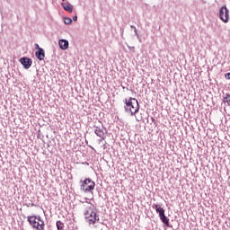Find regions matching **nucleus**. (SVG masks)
Returning a JSON list of instances; mask_svg holds the SVG:
<instances>
[{
  "label": "nucleus",
  "mask_w": 230,
  "mask_h": 230,
  "mask_svg": "<svg viewBox=\"0 0 230 230\" xmlns=\"http://www.w3.org/2000/svg\"><path fill=\"white\" fill-rule=\"evenodd\" d=\"M219 19L225 23L229 22V9H227V6L223 5L219 9Z\"/></svg>",
  "instance_id": "nucleus-5"
},
{
  "label": "nucleus",
  "mask_w": 230,
  "mask_h": 230,
  "mask_svg": "<svg viewBox=\"0 0 230 230\" xmlns=\"http://www.w3.org/2000/svg\"><path fill=\"white\" fill-rule=\"evenodd\" d=\"M56 226L58 230H64V223L62 221H57Z\"/></svg>",
  "instance_id": "nucleus-13"
},
{
  "label": "nucleus",
  "mask_w": 230,
  "mask_h": 230,
  "mask_svg": "<svg viewBox=\"0 0 230 230\" xmlns=\"http://www.w3.org/2000/svg\"><path fill=\"white\" fill-rule=\"evenodd\" d=\"M134 33H135L136 37L139 38V34L137 33V28L134 29Z\"/></svg>",
  "instance_id": "nucleus-18"
},
{
  "label": "nucleus",
  "mask_w": 230,
  "mask_h": 230,
  "mask_svg": "<svg viewBox=\"0 0 230 230\" xmlns=\"http://www.w3.org/2000/svg\"><path fill=\"white\" fill-rule=\"evenodd\" d=\"M223 102L227 103V105H230V94L226 93L225 96L223 97Z\"/></svg>",
  "instance_id": "nucleus-12"
},
{
  "label": "nucleus",
  "mask_w": 230,
  "mask_h": 230,
  "mask_svg": "<svg viewBox=\"0 0 230 230\" xmlns=\"http://www.w3.org/2000/svg\"><path fill=\"white\" fill-rule=\"evenodd\" d=\"M94 127V134L98 136V137H104L105 136V131L107 130L106 128H103V126L98 127V126H93ZM103 128L105 131H103Z\"/></svg>",
  "instance_id": "nucleus-7"
},
{
  "label": "nucleus",
  "mask_w": 230,
  "mask_h": 230,
  "mask_svg": "<svg viewBox=\"0 0 230 230\" xmlns=\"http://www.w3.org/2000/svg\"><path fill=\"white\" fill-rule=\"evenodd\" d=\"M73 21H74L75 22H76V21H78V16H76V15L74 16V17H73Z\"/></svg>",
  "instance_id": "nucleus-19"
},
{
  "label": "nucleus",
  "mask_w": 230,
  "mask_h": 230,
  "mask_svg": "<svg viewBox=\"0 0 230 230\" xmlns=\"http://www.w3.org/2000/svg\"><path fill=\"white\" fill-rule=\"evenodd\" d=\"M81 190L84 191V193H93L96 183L92 181L90 178H86L84 181H81Z\"/></svg>",
  "instance_id": "nucleus-4"
},
{
  "label": "nucleus",
  "mask_w": 230,
  "mask_h": 230,
  "mask_svg": "<svg viewBox=\"0 0 230 230\" xmlns=\"http://www.w3.org/2000/svg\"><path fill=\"white\" fill-rule=\"evenodd\" d=\"M31 206H32V207L35 206V203H31Z\"/></svg>",
  "instance_id": "nucleus-22"
},
{
  "label": "nucleus",
  "mask_w": 230,
  "mask_h": 230,
  "mask_svg": "<svg viewBox=\"0 0 230 230\" xmlns=\"http://www.w3.org/2000/svg\"><path fill=\"white\" fill-rule=\"evenodd\" d=\"M35 46H36V49L39 50V48H40V47L39 46V44H35Z\"/></svg>",
  "instance_id": "nucleus-20"
},
{
  "label": "nucleus",
  "mask_w": 230,
  "mask_h": 230,
  "mask_svg": "<svg viewBox=\"0 0 230 230\" xmlns=\"http://www.w3.org/2000/svg\"><path fill=\"white\" fill-rule=\"evenodd\" d=\"M63 2L66 1V0H62Z\"/></svg>",
  "instance_id": "nucleus-23"
},
{
  "label": "nucleus",
  "mask_w": 230,
  "mask_h": 230,
  "mask_svg": "<svg viewBox=\"0 0 230 230\" xmlns=\"http://www.w3.org/2000/svg\"><path fill=\"white\" fill-rule=\"evenodd\" d=\"M61 6L63 10H66V12H68V13H73V4H71L69 2L62 3Z\"/></svg>",
  "instance_id": "nucleus-9"
},
{
  "label": "nucleus",
  "mask_w": 230,
  "mask_h": 230,
  "mask_svg": "<svg viewBox=\"0 0 230 230\" xmlns=\"http://www.w3.org/2000/svg\"><path fill=\"white\" fill-rule=\"evenodd\" d=\"M152 208H153V209H155V211H156L159 208H161V205H159V204H153Z\"/></svg>",
  "instance_id": "nucleus-16"
},
{
  "label": "nucleus",
  "mask_w": 230,
  "mask_h": 230,
  "mask_svg": "<svg viewBox=\"0 0 230 230\" xmlns=\"http://www.w3.org/2000/svg\"><path fill=\"white\" fill-rule=\"evenodd\" d=\"M35 57L38 58V60H43L46 57V52L44 51V49L39 48V50L35 52Z\"/></svg>",
  "instance_id": "nucleus-8"
},
{
  "label": "nucleus",
  "mask_w": 230,
  "mask_h": 230,
  "mask_svg": "<svg viewBox=\"0 0 230 230\" xmlns=\"http://www.w3.org/2000/svg\"><path fill=\"white\" fill-rule=\"evenodd\" d=\"M64 22L66 25L73 24V20L71 18H69V17H65L64 18Z\"/></svg>",
  "instance_id": "nucleus-14"
},
{
  "label": "nucleus",
  "mask_w": 230,
  "mask_h": 230,
  "mask_svg": "<svg viewBox=\"0 0 230 230\" xmlns=\"http://www.w3.org/2000/svg\"><path fill=\"white\" fill-rule=\"evenodd\" d=\"M225 78H226V80H230V72L225 74Z\"/></svg>",
  "instance_id": "nucleus-17"
},
{
  "label": "nucleus",
  "mask_w": 230,
  "mask_h": 230,
  "mask_svg": "<svg viewBox=\"0 0 230 230\" xmlns=\"http://www.w3.org/2000/svg\"><path fill=\"white\" fill-rule=\"evenodd\" d=\"M156 213H158L159 217H162V215H164V208L159 207L156 210Z\"/></svg>",
  "instance_id": "nucleus-15"
},
{
  "label": "nucleus",
  "mask_w": 230,
  "mask_h": 230,
  "mask_svg": "<svg viewBox=\"0 0 230 230\" xmlns=\"http://www.w3.org/2000/svg\"><path fill=\"white\" fill-rule=\"evenodd\" d=\"M130 28H132L133 30H136V26L131 25Z\"/></svg>",
  "instance_id": "nucleus-21"
},
{
  "label": "nucleus",
  "mask_w": 230,
  "mask_h": 230,
  "mask_svg": "<svg viewBox=\"0 0 230 230\" xmlns=\"http://www.w3.org/2000/svg\"><path fill=\"white\" fill-rule=\"evenodd\" d=\"M60 49L66 50L69 49V41L67 40H59Z\"/></svg>",
  "instance_id": "nucleus-10"
},
{
  "label": "nucleus",
  "mask_w": 230,
  "mask_h": 230,
  "mask_svg": "<svg viewBox=\"0 0 230 230\" xmlns=\"http://www.w3.org/2000/svg\"><path fill=\"white\" fill-rule=\"evenodd\" d=\"M125 112H130L131 116H135L139 112V102L136 98L130 97L129 99H125Z\"/></svg>",
  "instance_id": "nucleus-2"
},
{
  "label": "nucleus",
  "mask_w": 230,
  "mask_h": 230,
  "mask_svg": "<svg viewBox=\"0 0 230 230\" xmlns=\"http://www.w3.org/2000/svg\"><path fill=\"white\" fill-rule=\"evenodd\" d=\"M19 62L23 66V69H30V67H31V64H33L31 58L26 57L20 58Z\"/></svg>",
  "instance_id": "nucleus-6"
},
{
  "label": "nucleus",
  "mask_w": 230,
  "mask_h": 230,
  "mask_svg": "<svg viewBox=\"0 0 230 230\" xmlns=\"http://www.w3.org/2000/svg\"><path fill=\"white\" fill-rule=\"evenodd\" d=\"M84 216L86 222H88L90 226H94L96 222H100V215H98V208H96L94 205L89 202H86Z\"/></svg>",
  "instance_id": "nucleus-1"
},
{
  "label": "nucleus",
  "mask_w": 230,
  "mask_h": 230,
  "mask_svg": "<svg viewBox=\"0 0 230 230\" xmlns=\"http://www.w3.org/2000/svg\"><path fill=\"white\" fill-rule=\"evenodd\" d=\"M159 217H160L161 222H163L164 224V226H166V227H170V219L168 218V217H166L165 214H163Z\"/></svg>",
  "instance_id": "nucleus-11"
},
{
  "label": "nucleus",
  "mask_w": 230,
  "mask_h": 230,
  "mask_svg": "<svg viewBox=\"0 0 230 230\" xmlns=\"http://www.w3.org/2000/svg\"><path fill=\"white\" fill-rule=\"evenodd\" d=\"M27 222H29L32 229L44 230V220L40 216H28Z\"/></svg>",
  "instance_id": "nucleus-3"
}]
</instances>
